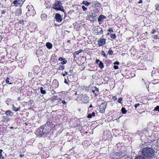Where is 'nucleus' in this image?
Masks as SVG:
<instances>
[{
    "label": "nucleus",
    "mask_w": 159,
    "mask_h": 159,
    "mask_svg": "<svg viewBox=\"0 0 159 159\" xmlns=\"http://www.w3.org/2000/svg\"><path fill=\"white\" fill-rule=\"evenodd\" d=\"M112 98L114 100H115L117 99V98H116V97L115 96L113 97Z\"/></svg>",
    "instance_id": "obj_35"
},
{
    "label": "nucleus",
    "mask_w": 159,
    "mask_h": 159,
    "mask_svg": "<svg viewBox=\"0 0 159 159\" xmlns=\"http://www.w3.org/2000/svg\"><path fill=\"white\" fill-rule=\"evenodd\" d=\"M119 62H115L114 63V64L115 65H118L119 64Z\"/></svg>",
    "instance_id": "obj_41"
},
{
    "label": "nucleus",
    "mask_w": 159,
    "mask_h": 159,
    "mask_svg": "<svg viewBox=\"0 0 159 159\" xmlns=\"http://www.w3.org/2000/svg\"><path fill=\"white\" fill-rule=\"evenodd\" d=\"M105 18L106 17L103 15H100L98 18V20L99 22H101L102 20Z\"/></svg>",
    "instance_id": "obj_6"
},
{
    "label": "nucleus",
    "mask_w": 159,
    "mask_h": 159,
    "mask_svg": "<svg viewBox=\"0 0 159 159\" xmlns=\"http://www.w3.org/2000/svg\"><path fill=\"white\" fill-rule=\"evenodd\" d=\"M102 55H103L105 57L107 58L106 55H105V53L104 51H102Z\"/></svg>",
    "instance_id": "obj_25"
},
{
    "label": "nucleus",
    "mask_w": 159,
    "mask_h": 159,
    "mask_svg": "<svg viewBox=\"0 0 159 159\" xmlns=\"http://www.w3.org/2000/svg\"><path fill=\"white\" fill-rule=\"evenodd\" d=\"M4 157H3L1 154V152L0 151V159H3Z\"/></svg>",
    "instance_id": "obj_26"
},
{
    "label": "nucleus",
    "mask_w": 159,
    "mask_h": 159,
    "mask_svg": "<svg viewBox=\"0 0 159 159\" xmlns=\"http://www.w3.org/2000/svg\"><path fill=\"white\" fill-rule=\"evenodd\" d=\"M82 3L83 4H84L87 6H88L91 4L90 2H88L87 1H83L82 2Z\"/></svg>",
    "instance_id": "obj_12"
},
{
    "label": "nucleus",
    "mask_w": 159,
    "mask_h": 159,
    "mask_svg": "<svg viewBox=\"0 0 159 159\" xmlns=\"http://www.w3.org/2000/svg\"><path fill=\"white\" fill-rule=\"evenodd\" d=\"M154 150L151 148L146 147L144 148L142 151V154L141 155L145 159L153 156Z\"/></svg>",
    "instance_id": "obj_1"
},
{
    "label": "nucleus",
    "mask_w": 159,
    "mask_h": 159,
    "mask_svg": "<svg viewBox=\"0 0 159 159\" xmlns=\"http://www.w3.org/2000/svg\"><path fill=\"white\" fill-rule=\"evenodd\" d=\"M92 107V105H90L89 106V107H90V108H91V107Z\"/></svg>",
    "instance_id": "obj_55"
},
{
    "label": "nucleus",
    "mask_w": 159,
    "mask_h": 159,
    "mask_svg": "<svg viewBox=\"0 0 159 159\" xmlns=\"http://www.w3.org/2000/svg\"><path fill=\"white\" fill-rule=\"evenodd\" d=\"M106 104H105L103 103H101L100 105L99 108L100 109V111L101 112H104L105 109L106 107Z\"/></svg>",
    "instance_id": "obj_4"
},
{
    "label": "nucleus",
    "mask_w": 159,
    "mask_h": 159,
    "mask_svg": "<svg viewBox=\"0 0 159 159\" xmlns=\"http://www.w3.org/2000/svg\"><path fill=\"white\" fill-rule=\"evenodd\" d=\"M106 40L104 39H101L98 41L99 46H103L105 43Z\"/></svg>",
    "instance_id": "obj_5"
},
{
    "label": "nucleus",
    "mask_w": 159,
    "mask_h": 159,
    "mask_svg": "<svg viewBox=\"0 0 159 159\" xmlns=\"http://www.w3.org/2000/svg\"><path fill=\"white\" fill-rule=\"evenodd\" d=\"M98 95V94H97V93H95V96H97Z\"/></svg>",
    "instance_id": "obj_54"
},
{
    "label": "nucleus",
    "mask_w": 159,
    "mask_h": 159,
    "mask_svg": "<svg viewBox=\"0 0 159 159\" xmlns=\"http://www.w3.org/2000/svg\"><path fill=\"white\" fill-rule=\"evenodd\" d=\"M142 2V0H140L139 1V3H141Z\"/></svg>",
    "instance_id": "obj_49"
},
{
    "label": "nucleus",
    "mask_w": 159,
    "mask_h": 159,
    "mask_svg": "<svg viewBox=\"0 0 159 159\" xmlns=\"http://www.w3.org/2000/svg\"><path fill=\"white\" fill-rule=\"evenodd\" d=\"M107 30L108 31H109L110 33H113V30L111 28H109Z\"/></svg>",
    "instance_id": "obj_23"
},
{
    "label": "nucleus",
    "mask_w": 159,
    "mask_h": 159,
    "mask_svg": "<svg viewBox=\"0 0 159 159\" xmlns=\"http://www.w3.org/2000/svg\"><path fill=\"white\" fill-rule=\"evenodd\" d=\"M64 66H61L60 67V69H62V70H63V69H64Z\"/></svg>",
    "instance_id": "obj_43"
},
{
    "label": "nucleus",
    "mask_w": 159,
    "mask_h": 159,
    "mask_svg": "<svg viewBox=\"0 0 159 159\" xmlns=\"http://www.w3.org/2000/svg\"><path fill=\"white\" fill-rule=\"evenodd\" d=\"M159 110V106H157L155 108L154 111H158Z\"/></svg>",
    "instance_id": "obj_22"
},
{
    "label": "nucleus",
    "mask_w": 159,
    "mask_h": 159,
    "mask_svg": "<svg viewBox=\"0 0 159 159\" xmlns=\"http://www.w3.org/2000/svg\"><path fill=\"white\" fill-rule=\"evenodd\" d=\"M109 34V33H107V35H108V34Z\"/></svg>",
    "instance_id": "obj_57"
},
{
    "label": "nucleus",
    "mask_w": 159,
    "mask_h": 159,
    "mask_svg": "<svg viewBox=\"0 0 159 159\" xmlns=\"http://www.w3.org/2000/svg\"><path fill=\"white\" fill-rule=\"evenodd\" d=\"M23 21L22 20H20L19 21V22L20 24H23Z\"/></svg>",
    "instance_id": "obj_45"
},
{
    "label": "nucleus",
    "mask_w": 159,
    "mask_h": 159,
    "mask_svg": "<svg viewBox=\"0 0 159 159\" xmlns=\"http://www.w3.org/2000/svg\"><path fill=\"white\" fill-rule=\"evenodd\" d=\"M28 11H30V10L29 9H28Z\"/></svg>",
    "instance_id": "obj_58"
},
{
    "label": "nucleus",
    "mask_w": 159,
    "mask_h": 159,
    "mask_svg": "<svg viewBox=\"0 0 159 159\" xmlns=\"http://www.w3.org/2000/svg\"><path fill=\"white\" fill-rule=\"evenodd\" d=\"M122 100V98H120L118 100V102H119V103H121V102Z\"/></svg>",
    "instance_id": "obj_24"
},
{
    "label": "nucleus",
    "mask_w": 159,
    "mask_h": 159,
    "mask_svg": "<svg viewBox=\"0 0 159 159\" xmlns=\"http://www.w3.org/2000/svg\"><path fill=\"white\" fill-rule=\"evenodd\" d=\"M41 17L42 20H45L47 18V15L44 13L42 14L41 15Z\"/></svg>",
    "instance_id": "obj_8"
},
{
    "label": "nucleus",
    "mask_w": 159,
    "mask_h": 159,
    "mask_svg": "<svg viewBox=\"0 0 159 159\" xmlns=\"http://www.w3.org/2000/svg\"><path fill=\"white\" fill-rule=\"evenodd\" d=\"M4 13V12H3V11L2 12V13Z\"/></svg>",
    "instance_id": "obj_61"
},
{
    "label": "nucleus",
    "mask_w": 159,
    "mask_h": 159,
    "mask_svg": "<svg viewBox=\"0 0 159 159\" xmlns=\"http://www.w3.org/2000/svg\"><path fill=\"white\" fill-rule=\"evenodd\" d=\"M96 63H98L99 62L100 63V62H101V61H100L98 59H97L96 60Z\"/></svg>",
    "instance_id": "obj_40"
},
{
    "label": "nucleus",
    "mask_w": 159,
    "mask_h": 159,
    "mask_svg": "<svg viewBox=\"0 0 159 159\" xmlns=\"http://www.w3.org/2000/svg\"><path fill=\"white\" fill-rule=\"evenodd\" d=\"M62 75H63V76H65L66 75H65V74H62Z\"/></svg>",
    "instance_id": "obj_53"
},
{
    "label": "nucleus",
    "mask_w": 159,
    "mask_h": 159,
    "mask_svg": "<svg viewBox=\"0 0 159 159\" xmlns=\"http://www.w3.org/2000/svg\"><path fill=\"white\" fill-rule=\"evenodd\" d=\"M79 52L78 51H76L75 52V54L76 55H78L79 53Z\"/></svg>",
    "instance_id": "obj_38"
},
{
    "label": "nucleus",
    "mask_w": 159,
    "mask_h": 159,
    "mask_svg": "<svg viewBox=\"0 0 159 159\" xmlns=\"http://www.w3.org/2000/svg\"><path fill=\"white\" fill-rule=\"evenodd\" d=\"M92 92H93V93H95V91L94 90H92Z\"/></svg>",
    "instance_id": "obj_52"
},
{
    "label": "nucleus",
    "mask_w": 159,
    "mask_h": 159,
    "mask_svg": "<svg viewBox=\"0 0 159 159\" xmlns=\"http://www.w3.org/2000/svg\"><path fill=\"white\" fill-rule=\"evenodd\" d=\"M10 79L8 77L7 78V79L6 80V81L7 83L9 84H11L12 83H9V80Z\"/></svg>",
    "instance_id": "obj_18"
},
{
    "label": "nucleus",
    "mask_w": 159,
    "mask_h": 159,
    "mask_svg": "<svg viewBox=\"0 0 159 159\" xmlns=\"http://www.w3.org/2000/svg\"><path fill=\"white\" fill-rule=\"evenodd\" d=\"M63 58L61 57H60L59 58V60L60 61H63Z\"/></svg>",
    "instance_id": "obj_39"
},
{
    "label": "nucleus",
    "mask_w": 159,
    "mask_h": 159,
    "mask_svg": "<svg viewBox=\"0 0 159 159\" xmlns=\"http://www.w3.org/2000/svg\"><path fill=\"white\" fill-rule=\"evenodd\" d=\"M78 51L79 52V53H80V52H82L83 51L81 49H80Z\"/></svg>",
    "instance_id": "obj_50"
},
{
    "label": "nucleus",
    "mask_w": 159,
    "mask_h": 159,
    "mask_svg": "<svg viewBox=\"0 0 159 159\" xmlns=\"http://www.w3.org/2000/svg\"><path fill=\"white\" fill-rule=\"evenodd\" d=\"M92 116H95V113L94 112H93L92 114Z\"/></svg>",
    "instance_id": "obj_44"
},
{
    "label": "nucleus",
    "mask_w": 159,
    "mask_h": 159,
    "mask_svg": "<svg viewBox=\"0 0 159 159\" xmlns=\"http://www.w3.org/2000/svg\"><path fill=\"white\" fill-rule=\"evenodd\" d=\"M5 114L7 116H12L13 115V113L10 111L8 110L7 111L5 112Z\"/></svg>",
    "instance_id": "obj_9"
},
{
    "label": "nucleus",
    "mask_w": 159,
    "mask_h": 159,
    "mask_svg": "<svg viewBox=\"0 0 159 159\" xmlns=\"http://www.w3.org/2000/svg\"><path fill=\"white\" fill-rule=\"evenodd\" d=\"M62 103L63 104H64V105L66 104V102L64 100L62 101Z\"/></svg>",
    "instance_id": "obj_37"
},
{
    "label": "nucleus",
    "mask_w": 159,
    "mask_h": 159,
    "mask_svg": "<svg viewBox=\"0 0 159 159\" xmlns=\"http://www.w3.org/2000/svg\"><path fill=\"white\" fill-rule=\"evenodd\" d=\"M52 8L53 9L57 10H60L63 12L64 11L61 3L58 1H56L54 4Z\"/></svg>",
    "instance_id": "obj_2"
},
{
    "label": "nucleus",
    "mask_w": 159,
    "mask_h": 159,
    "mask_svg": "<svg viewBox=\"0 0 159 159\" xmlns=\"http://www.w3.org/2000/svg\"><path fill=\"white\" fill-rule=\"evenodd\" d=\"M92 117V115L90 114H89L87 116V117L88 118H90Z\"/></svg>",
    "instance_id": "obj_27"
},
{
    "label": "nucleus",
    "mask_w": 159,
    "mask_h": 159,
    "mask_svg": "<svg viewBox=\"0 0 159 159\" xmlns=\"http://www.w3.org/2000/svg\"><path fill=\"white\" fill-rule=\"evenodd\" d=\"M114 68L115 69H117L118 68V66H114Z\"/></svg>",
    "instance_id": "obj_34"
},
{
    "label": "nucleus",
    "mask_w": 159,
    "mask_h": 159,
    "mask_svg": "<svg viewBox=\"0 0 159 159\" xmlns=\"http://www.w3.org/2000/svg\"><path fill=\"white\" fill-rule=\"evenodd\" d=\"M155 32H156V30H154V29H153V30H152V32H151V33L152 34H153Z\"/></svg>",
    "instance_id": "obj_36"
},
{
    "label": "nucleus",
    "mask_w": 159,
    "mask_h": 159,
    "mask_svg": "<svg viewBox=\"0 0 159 159\" xmlns=\"http://www.w3.org/2000/svg\"><path fill=\"white\" fill-rule=\"evenodd\" d=\"M4 13V12H3V11L2 12V13Z\"/></svg>",
    "instance_id": "obj_60"
},
{
    "label": "nucleus",
    "mask_w": 159,
    "mask_h": 159,
    "mask_svg": "<svg viewBox=\"0 0 159 159\" xmlns=\"http://www.w3.org/2000/svg\"><path fill=\"white\" fill-rule=\"evenodd\" d=\"M95 90L97 91V92H98V88H96V87H95Z\"/></svg>",
    "instance_id": "obj_48"
},
{
    "label": "nucleus",
    "mask_w": 159,
    "mask_h": 159,
    "mask_svg": "<svg viewBox=\"0 0 159 159\" xmlns=\"http://www.w3.org/2000/svg\"><path fill=\"white\" fill-rule=\"evenodd\" d=\"M63 61L62 62H61V64H65V63H66L67 61L66 60H65L64 59H63Z\"/></svg>",
    "instance_id": "obj_28"
},
{
    "label": "nucleus",
    "mask_w": 159,
    "mask_h": 159,
    "mask_svg": "<svg viewBox=\"0 0 159 159\" xmlns=\"http://www.w3.org/2000/svg\"><path fill=\"white\" fill-rule=\"evenodd\" d=\"M99 66L101 69H102L104 67L103 64L101 61L99 64Z\"/></svg>",
    "instance_id": "obj_16"
},
{
    "label": "nucleus",
    "mask_w": 159,
    "mask_h": 159,
    "mask_svg": "<svg viewBox=\"0 0 159 159\" xmlns=\"http://www.w3.org/2000/svg\"><path fill=\"white\" fill-rule=\"evenodd\" d=\"M82 8L84 11H85L87 10V8H86L84 6H82Z\"/></svg>",
    "instance_id": "obj_30"
},
{
    "label": "nucleus",
    "mask_w": 159,
    "mask_h": 159,
    "mask_svg": "<svg viewBox=\"0 0 159 159\" xmlns=\"http://www.w3.org/2000/svg\"><path fill=\"white\" fill-rule=\"evenodd\" d=\"M18 2L16 0L14 2L13 4H14V5H17V4Z\"/></svg>",
    "instance_id": "obj_33"
},
{
    "label": "nucleus",
    "mask_w": 159,
    "mask_h": 159,
    "mask_svg": "<svg viewBox=\"0 0 159 159\" xmlns=\"http://www.w3.org/2000/svg\"><path fill=\"white\" fill-rule=\"evenodd\" d=\"M111 38L112 39H115L116 38V36L115 34H111Z\"/></svg>",
    "instance_id": "obj_20"
},
{
    "label": "nucleus",
    "mask_w": 159,
    "mask_h": 159,
    "mask_svg": "<svg viewBox=\"0 0 159 159\" xmlns=\"http://www.w3.org/2000/svg\"><path fill=\"white\" fill-rule=\"evenodd\" d=\"M156 9L157 10L159 11V4H157L155 5Z\"/></svg>",
    "instance_id": "obj_17"
},
{
    "label": "nucleus",
    "mask_w": 159,
    "mask_h": 159,
    "mask_svg": "<svg viewBox=\"0 0 159 159\" xmlns=\"http://www.w3.org/2000/svg\"><path fill=\"white\" fill-rule=\"evenodd\" d=\"M158 111L159 112V110Z\"/></svg>",
    "instance_id": "obj_62"
},
{
    "label": "nucleus",
    "mask_w": 159,
    "mask_h": 159,
    "mask_svg": "<svg viewBox=\"0 0 159 159\" xmlns=\"http://www.w3.org/2000/svg\"><path fill=\"white\" fill-rule=\"evenodd\" d=\"M12 109L13 111H19L20 109V107H19L18 108H16V107H15L14 105H13V107H12Z\"/></svg>",
    "instance_id": "obj_11"
},
{
    "label": "nucleus",
    "mask_w": 159,
    "mask_h": 159,
    "mask_svg": "<svg viewBox=\"0 0 159 159\" xmlns=\"http://www.w3.org/2000/svg\"><path fill=\"white\" fill-rule=\"evenodd\" d=\"M69 41H70L68 40V42H69Z\"/></svg>",
    "instance_id": "obj_59"
},
{
    "label": "nucleus",
    "mask_w": 159,
    "mask_h": 159,
    "mask_svg": "<svg viewBox=\"0 0 159 159\" xmlns=\"http://www.w3.org/2000/svg\"><path fill=\"white\" fill-rule=\"evenodd\" d=\"M57 98V97L56 96H53L52 98V100L54 101V100L56 99Z\"/></svg>",
    "instance_id": "obj_21"
},
{
    "label": "nucleus",
    "mask_w": 159,
    "mask_h": 159,
    "mask_svg": "<svg viewBox=\"0 0 159 159\" xmlns=\"http://www.w3.org/2000/svg\"><path fill=\"white\" fill-rule=\"evenodd\" d=\"M21 14V10L20 9H19L17 10L16 12V16L20 15Z\"/></svg>",
    "instance_id": "obj_7"
},
{
    "label": "nucleus",
    "mask_w": 159,
    "mask_h": 159,
    "mask_svg": "<svg viewBox=\"0 0 159 159\" xmlns=\"http://www.w3.org/2000/svg\"><path fill=\"white\" fill-rule=\"evenodd\" d=\"M89 16L92 18L95 17V13L94 12H91L89 14Z\"/></svg>",
    "instance_id": "obj_14"
},
{
    "label": "nucleus",
    "mask_w": 159,
    "mask_h": 159,
    "mask_svg": "<svg viewBox=\"0 0 159 159\" xmlns=\"http://www.w3.org/2000/svg\"><path fill=\"white\" fill-rule=\"evenodd\" d=\"M43 87H41L40 88V92L41 93L43 94H45L46 93V91L44 90H43Z\"/></svg>",
    "instance_id": "obj_13"
},
{
    "label": "nucleus",
    "mask_w": 159,
    "mask_h": 159,
    "mask_svg": "<svg viewBox=\"0 0 159 159\" xmlns=\"http://www.w3.org/2000/svg\"><path fill=\"white\" fill-rule=\"evenodd\" d=\"M65 73H66V74H67V72L65 71Z\"/></svg>",
    "instance_id": "obj_56"
},
{
    "label": "nucleus",
    "mask_w": 159,
    "mask_h": 159,
    "mask_svg": "<svg viewBox=\"0 0 159 159\" xmlns=\"http://www.w3.org/2000/svg\"><path fill=\"white\" fill-rule=\"evenodd\" d=\"M24 156V154H20V157H23Z\"/></svg>",
    "instance_id": "obj_42"
},
{
    "label": "nucleus",
    "mask_w": 159,
    "mask_h": 159,
    "mask_svg": "<svg viewBox=\"0 0 159 159\" xmlns=\"http://www.w3.org/2000/svg\"><path fill=\"white\" fill-rule=\"evenodd\" d=\"M2 36H1V35H0V42L2 40Z\"/></svg>",
    "instance_id": "obj_47"
},
{
    "label": "nucleus",
    "mask_w": 159,
    "mask_h": 159,
    "mask_svg": "<svg viewBox=\"0 0 159 159\" xmlns=\"http://www.w3.org/2000/svg\"><path fill=\"white\" fill-rule=\"evenodd\" d=\"M56 20L58 22H61L62 20L61 16L59 14H56L55 16Z\"/></svg>",
    "instance_id": "obj_3"
},
{
    "label": "nucleus",
    "mask_w": 159,
    "mask_h": 159,
    "mask_svg": "<svg viewBox=\"0 0 159 159\" xmlns=\"http://www.w3.org/2000/svg\"><path fill=\"white\" fill-rule=\"evenodd\" d=\"M58 102H60L61 100V99H58Z\"/></svg>",
    "instance_id": "obj_51"
},
{
    "label": "nucleus",
    "mask_w": 159,
    "mask_h": 159,
    "mask_svg": "<svg viewBox=\"0 0 159 159\" xmlns=\"http://www.w3.org/2000/svg\"><path fill=\"white\" fill-rule=\"evenodd\" d=\"M72 70H69V73H70V74H69L68 75H72Z\"/></svg>",
    "instance_id": "obj_31"
},
{
    "label": "nucleus",
    "mask_w": 159,
    "mask_h": 159,
    "mask_svg": "<svg viewBox=\"0 0 159 159\" xmlns=\"http://www.w3.org/2000/svg\"><path fill=\"white\" fill-rule=\"evenodd\" d=\"M140 105V104L139 103H137V104H135L134 105V107L135 108H137Z\"/></svg>",
    "instance_id": "obj_29"
},
{
    "label": "nucleus",
    "mask_w": 159,
    "mask_h": 159,
    "mask_svg": "<svg viewBox=\"0 0 159 159\" xmlns=\"http://www.w3.org/2000/svg\"><path fill=\"white\" fill-rule=\"evenodd\" d=\"M47 47L49 49L51 48H52V44L49 42H48L46 44Z\"/></svg>",
    "instance_id": "obj_10"
},
{
    "label": "nucleus",
    "mask_w": 159,
    "mask_h": 159,
    "mask_svg": "<svg viewBox=\"0 0 159 159\" xmlns=\"http://www.w3.org/2000/svg\"><path fill=\"white\" fill-rule=\"evenodd\" d=\"M113 53V51L111 50H109L108 52V54L110 55H112Z\"/></svg>",
    "instance_id": "obj_19"
},
{
    "label": "nucleus",
    "mask_w": 159,
    "mask_h": 159,
    "mask_svg": "<svg viewBox=\"0 0 159 159\" xmlns=\"http://www.w3.org/2000/svg\"><path fill=\"white\" fill-rule=\"evenodd\" d=\"M121 110V112L124 114H125L127 112V111L125 110V108L124 107H122V108Z\"/></svg>",
    "instance_id": "obj_15"
},
{
    "label": "nucleus",
    "mask_w": 159,
    "mask_h": 159,
    "mask_svg": "<svg viewBox=\"0 0 159 159\" xmlns=\"http://www.w3.org/2000/svg\"><path fill=\"white\" fill-rule=\"evenodd\" d=\"M32 12V15H33V16L35 14V11H34V10H33H33H32V12Z\"/></svg>",
    "instance_id": "obj_32"
},
{
    "label": "nucleus",
    "mask_w": 159,
    "mask_h": 159,
    "mask_svg": "<svg viewBox=\"0 0 159 159\" xmlns=\"http://www.w3.org/2000/svg\"><path fill=\"white\" fill-rule=\"evenodd\" d=\"M64 82H65V83L66 84H68V82H67V80H66V79H65Z\"/></svg>",
    "instance_id": "obj_46"
}]
</instances>
